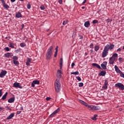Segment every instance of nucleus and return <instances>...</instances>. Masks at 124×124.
Instances as JSON below:
<instances>
[{"instance_id":"obj_35","label":"nucleus","mask_w":124,"mask_h":124,"mask_svg":"<svg viewBox=\"0 0 124 124\" xmlns=\"http://www.w3.org/2000/svg\"><path fill=\"white\" fill-rule=\"evenodd\" d=\"M97 23H98V20H94L93 21V24H97Z\"/></svg>"},{"instance_id":"obj_15","label":"nucleus","mask_w":124,"mask_h":124,"mask_svg":"<svg viewBox=\"0 0 124 124\" xmlns=\"http://www.w3.org/2000/svg\"><path fill=\"white\" fill-rule=\"evenodd\" d=\"M92 66H93V67H97V68H98L99 69H101V67H100V65L97 63H93L92 64Z\"/></svg>"},{"instance_id":"obj_27","label":"nucleus","mask_w":124,"mask_h":124,"mask_svg":"<svg viewBox=\"0 0 124 124\" xmlns=\"http://www.w3.org/2000/svg\"><path fill=\"white\" fill-rule=\"evenodd\" d=\"M7 94H8L7 92H6L5 93L2 97V100H4V99H6V96H7Z\"/></svg>"},{"instance_id":"obj_6","label":"nucleus","mask_w":124,"mask_h":124,"mask_svg":"<svg viewBox=\"0 0 124 124\" xmlns=\"http://www.w3.org/2000/svg\"><path fill=\"white\" fill-rule=\"evenodd\" d=\"M115 86L116 88H119L120 90H122V91L124 90V85L121 83H116Z\"/></svg>"},{"instance_id":"obj_51","label":"nucleus","mask_w":124,"mask_h":124,"mask_svg":"<svg viewBox=\"0 0 124 124\" xmlns=\"http://www.w3.org/2000/svg\"><path fill=\"white\" fill-rule=\"evenodd\" d=\"M92 120H93V121H96V118L93 117V118H92Z\"/></svg>"},{"instance_id":"obj_20","label":"nucleus","mask_w":124,"mask_h":124,"mask_svg":"<svg viewBox=\"0 0 124 124\" xmlns=\"http://www.w3.org/2000/svg\"><path fill=\"white\" fill-rule=\"evenodd\" d=\"M106 75V71H102L100 72V73L99 74V75L100 76H104Z\"/></svg>"},{"instance_id":"obj_57","label":"nucleus","mask_w":124,"mask_h":124,"mask_svg":"<svg viewBox=\"0 0 124 124\" xmlns=\"http://www.w3.org/2000/svg\"><path fill=\"white\" fill-rule=\"evenodd\" d=\"M79 38H80V39H82L83 38V36L80 35Z\"/></svg>"},{"instance_id":"obj_58","label":"nucleus","mask_w":124,"mask_h":124,"mask_svg":"<svg viewBox=\"0 0 124 124\" xmlns=\"http://www.w3.org/2000/svg\"><path fill=\"white\" fill-rule=\"evenodd\" d=\"M15 0H11V1H12V2H14Z\"/></svg>"},{"instance_id":"obj_17","label":"nucleus","mask_w":124,"mask_h":124,"mask_svg":"<svg viewBox=\"0 0 124 124\" xmlns=\"http://www.w3.org/2000/svg\"><path fill=\"white\" fill-rule=\"evenodd\" d=\"M62 71L58 70L57 73V77H58L59 79L62 77Z\"/></svg>"},{"instance_id":"obj_60","label":"nucleus","mask_w":124,"mask_h":124,"mask_svg":"<svg viewBox=\"0 0 124 124\" xmlns=\"http://www.w3.org/2000/svg\"><path fill=\"white\" fill-rule=\"evenodd\" d=\"M82 9H85V7H82Z\"/></svg>"},{"instance_id":"obj_50","label":"nucleus","mask_w":124,"mask_h":124,"mask_svg":"<svg viewBox=\"0 0 124 124\" xmlns=\"http://www.w3.org/2000/svg\"><path fill=\"white\" fill-rule=\"evenodd\" d=\"M6 109H7V110H11V108H10L9 107H6Z\"/></svg>"},{"instance_id":"obj_49","label":"nucleus","mask_w":124,"mask_h":124,"mask_svg":"<svg viewBox=\"0 0 124 124\" xmlns=\"http://www.w3.org/2000/svg\"><path fill=\"white\" fill-rule=\"evenodd\" d=\"M2 95V92H1V90H0V97Z\"/></svg>"},{"instance_id":"obj_21","label":"nucleus","mask_w":124,"mask_h":124,"mask_svg":"<svg viewBox=\"0 0 124 124\" xmlns=\"http://www.w3.org/2000/svg\"><path fill=\"white\" fill-rule=\"evenodd\" d=\"M12 56H13L12 53H7L5 54V56L6 58H10V57H12Z\"/></svg>"},{"instance_id":"obj_43","label":"nucleus","mask_w":124,"mask_h":124,"mask_svg":"<svg viewBox=\"0 0 124 124\" xmlns=\"http://www.w3.org/2000/svg\"><path fill=\"white\" fill-rule=\"evenodd\" d=\"M58 2L60 4H62V0H58Z\"/></svg>"},{"instance_id":"obj_36","label":"nucleus","mask_w":124,"mask_h":124,"mask_svg":"<svg viewBox=\"0 0 124 124\" xmlns=\"http://www.w3.org/2000/svg\"><path fill=\"white\" fill-rule=\"evenodd\" d=\"M83 85H84V84L82 82H80V83H78V86L79 87H83Z\"/></svg>"},{"instance_id":"obj_29","label":"nucleus","mask_w":124,"mask_h":124,"mask_svg":"<svg viewBox=\"0 0 124 124\" xmlns=\"http://www.w3.org/2000/svg\"><path fill=\"white\" fill-rule=\"evenodd\" d=\"M3 6L5 9H8V8H9V6H8V5L6 4L5 3L3 4Z\"/></svg>"},{"instance_id":"obj_45","label":"nucleus","mask_w":124,"mask_h":124,"mask_svg":"<svg viewBox=\"0 0 124 124\" xmlns=\"http://www.w3.org/2000/svg\"><path fill=\"white\" fill-rule=\"evenodd\" d=\"M57 54H58V51H55V54H54L55 58H56V57H57Z\"/></svg>"},{"instance_id":"obj_44","label":"nucleus","mask_w":124,"mask_h":124,"mask_svg":"<svg viewBox=\"0 0 124 124\" xmlns=\"http://www.w3.org/2000/svg\"><path fill=\"white\" fill-rule=\"evenodd\" d=\"M2 110H4V108L0 107V111H2Z\"/></svg>"},{"instance_id":"obj_7","label":"nucleus","mask_w":124,"mask_h":124,"mask_svg":"<svg viewBox=\"0 0 124 124\" xmlns=\"http://www.w3.org/2000/svg\"><path fill=\"white\" fill-rule=\"evenodd\" d=\"M107 55H108V50L104 48L102 53V58H106Z\"/></svg>"},{"instance_id":"obj_26","label":"nucleus","mask_w":124,"mask_h":124,"mask_svg":"<svg viewBox=\"0 0 124 124\" xmlns=\"http://www.w3.org/2000/svg\"><path fill=\"white\" fill-rule=\"evenodd\" d=\"M15 45L14 43L10 42L9 45V47H11V48H12L13 49L14 48Z\"/></svg>"},{"instance_id":"obj_5","label":"nucleus","mask_w":124,"mask_h":124,"mask_svg":"<svg viewBox=\"0 0 124 124\" xmlns=\"http://www.w3.org/2000/svg\"><path fill=\"white\" fill-rule=\"evenodd\" d=\"M87 107L89 109V110H99L100 109V107L99 106H93V105H88Z\"/></svg>"},{"instance_id":"obj_32","label":"nucleus","mask_w":124,"mask_h":124,"mask_svg":"<svg viewBox=\"0 0 124 124\" xmlns=\"http://www.w3.org/2000/svg\"><path fill=\"white\" fill-rule=\"evenodd\" d=\"M20 47H25V46H26V44H25L24 43H21L20 44Z\"/></svg>"},{"instance_id":"obj_28","label":"nucleus","mask_w":124,"mask_h":124,"mask_svg":"<svg viewBox=\"0 0 124 124\" xmlns=\"http://www.w3.org/2000/svg\"><path fill=\"white\" fill-rule=\"evenodd\" d=\"M99 46H95L94 47V51H95V52H97V51L99 50Z\"/></svg>"},{"instance_id":"obj_47","label":"nucleus","mask_w":124,"mask_h":124,"mask_svg":"<svg viewBox=\"0 0 124 124\" xmlns=\"http://www.w3.org/2000/svg\"><path fill=\"white\" fill-rule=\"evenodd\" d=\"M0 1H1L2 4H4V3H5V2H4V0H0Z\"/></svg>"},{"instance_id":"obj_19","label":"nucleus","mask_w":124,"mask_h":124,"mask_svg":"<svg viewBox=\"0 0 124 124\" xmlns=\"http://www.w3.org/2000/svg\"><path fill=\"white\" fill-rule=\"evenodd\" d=\"M79 102H80V103H81V104H83V105H84V106H86V107H87L88 104L85 102L84 101L82 100H79Z\"/></svg>"},{"instance_id":"obj_31","label":"nucleus","mask_w":124,"mask_h":124,"mask_svg":"<svg viewBox=\"0 0 124 124\" xmlns=\"http://www.w3.org/2000/svg\"><path fill=\"white\" fill-rule=\"evenodd\" d=\"M60 68H62V58L60 59Z\"/></svg>"},{"instance_id":"obj_23","label":"nucleus","mask_w":124,"mask_h":124,"mask_svg":"<svg viewBox=\"0 0 124 124\" xmlns=\"http://www.w3.org/2000/svg\"><path fill=\"white\" fill-rule=\"evenodd\" d=\"M84 26L86 28H89L90 27V21H86L84 23Z\"/></svg>"},{"instance_id":"obj_48","label":"nucleus","mask_w":124,"mask_h":124,"mask_svg":"<svg viewBox=\"0 0 124 124\" xmlns=\"http://www.w3.org/2000/svg\"><path fill=\"white\" fill-rule=\"evenodd\" d=\"M74 65H75V63L73 62L71 64L72 68H73V66H74Z\"/></svg>"},{"instance_id":"obj_25","label":"nucleus","mask_w":124,"mask_h":124,"mask_svg":"<svg viewBox=\"0 0 124 124\" xmlns=\"http://www.w3.org/2000/svg\"><path fill=\"white\" fill-rule=\"evenodd\" d=\"M13 117H14V113H12L7 118V120H11Z\"/></svg>"},{"instance_id":"obj_30","label":"nucleus","mask_w":124,"mask_h":124,"mask_svg":"<svg viewBox=\"0 0 124 124\" xmlns=\"http://www.w3.org/2000/svg\"><path fill=\"white\" fill-rule=\"evenodd\" d=\"M71 75L73 74L74 75H79V72L76 71L75 72H71Z\"/></svg>"},{"instance_id":"obj_34","label":"nucleus","mask_w":124,"mask_h":124,"mask_svg":"<svg viewBox=\"0 0 124 124\" xmlns=\"http://www.w3.org/2000/svg\"><path fill=\"white\" fill-rule=\"evenodd\" d=\"M13 60H14V61H17V60H18V57L15 56L13 57Z\"/></svg>"},{"instance_id":"obj_11","label":"nucleus","mask_w":124,"mask_h":124,"mask_svg":"<svg viewBox=\"0 0 124 124\" xmlns=\"http://www.w3.org/2000/svg\"><path fill=\"white\" fill-rule=\"evenodd\" d=\"M60 112V108H58L57 109H56L55 111H54L50 115V117L51 118L54 117L56 114H57V113H59Z\"/></svg>"},{"instance_id":"obj_2","label":"nucleus","mask_w":124,"mask_h":124,"mask_svg":"<svg viewBox=\"0 0 124 124\" xmlns=\"http://www.w3.org/2000/svg\"><path fill=\"white\" fill-rule=\"evenodd\" d=\"M55 91L57 93H59L60 91H61V82H60V80L56 79L55 81Z\"/></svg>"},{"instance_id":"obj_39","label":"nucleus","mask_w":124,"mask_h":124,"mask_svg":"<svg viewBox=\"0 0 124 124\" xmlns=\"http://www.w3.org/2000/svg\"><path fill=\"white\" fill-rule=\"evenodd\" d=\"M90 48L93 49V44L91 43L90 46Z\"/></svg>"},{"instance_id":"obj_38","label":"nucleus","mask_w":124,"mask_h":124,"mask_svg":"<svg viewBox=\"0 0 124 124\" xmlns=\"http://www.w3.org/2000/svg\"><path fill=\"white\" fill-rule=\"evenodd\" d=\"M67 22H68V20H66V21H64L62 23V25H66V24H67Z\"/></svg>"},{"instance_id":"obj_53","label":"nucleus","mask_w":124,"mask_h":124,"mask_svg":"<svg viewBox=\"0 0 124 124\" xmlns=\"http://www.w3.org/2000/svg\"><path fill=\"white\" fill-rule=\"evenodd\" d=\"M106 21H107V23H109V22H110V21H111V20H110L109 19H107Z\"/></svg>"},{"instance_id":"obj_4","label":"nucleus","mask_w":124,"mask_h":124,"mask_svg":"<svg viewBox=\"0 0 124 124\" xmlns=\"http://www.w3.org/2000/svg\"><path fill=\"white\" fill-rule=\"evenodd\" d=\"M115 46L111 43L108 44L105 47V49L109 51V50H113L114 49Z\"/></svg>"},{"instance_id":"obj_41","label":"nucleus","mask_w":124,"mask_h":124,"mask_svg":"<svg viewBox=\"0 0 124 124\" xmlns=\"http://www.w3.org/2000/svg\"><path fill=\"white\" fill-rule=\"evenodd\" d=\"M76 78L78 81H81V78L80 77H77Z\"/></svg>"},{"instance_id":"obj_42","label":"nucleus","mask_w":124,"mask_h":124,"mask_svg":"<svg viewBox=\"0 0 124 124\" xmlns=\"http://www.w3.org/2000/svg\"><path fill=\"white\" fill-rule=\"evenodd\" d=\"M46 99L47 101H49V100H50V99H51V98L49 97H47Z\"/></svg>"},{"instance_id":"obj_54","label":"nucleus","mask_w":124,"mask_h":124,"mask_svg":"<svg viewBox=\"0 0 124 124\" xmlns=\"http://www.w3.org/2000/svg\"><path fill=\"white\" fill-rule=\"evenodd\" d=\"M118 61H119V62H122V58L120 57V58L118 59Z\"/></svg>"},{"instance_id":"obj_52","label":"nucleus","mask_w":124,"mask_h":124,"mask_svg":"<svg viewBox=\"0 0 124 124\" xmlns=\"http://www.w3.org/2000/svg\"><path fill=\"white\" fill-rule=\"evenodd\" d=\"M121 77H123V78H124V74H123V73H121Z\"/></svg>"},{"instance_id":"obj_8","label":"nucleus","mask_w":124,"mask_h":124,"mask_svg":"<svg viewBox=\"0 0 124 124\" xmlns=\"http://www.w3.org/2000/svg\"><path fill=\"white\" fill-rule=\"evenodd\" d=\"M7 74V71L2 70L0 73V78H3Z\"/></svg>"},{"instance_id":"obj_40","label":"nucleus","mask_w":124,"mask_h":124,"mask_svg":"<svg viewBox=\"0 0 124 124\" xmlns=\"http://www.w3.org/2000/svg\"><path fill=\"white\" fill-rule=\"evenodd\" d=\"M27 8L28 9H31V4H27Z\"/></svg>"},{"instance_id":"obj_61","label":"nucleus","mask_w":124,"mask_h":124,"mask_svg":"<svg viewBox=\"0 0 124 124\" xmlns=\"http://www.w3.org/2000/svg\"><path fill=\"white\" fill-rule=\"evenodd\" d=\"M20 1H23L24 0H19Z\"/></svg>"},{"instance_id":"obj_62","label":"nucleus","mask_w":124,"mask_h":124,"mask_svg":"<svg viewBox=\"0 0 124 124\" xmlns=\"http://www.w3.org/2000/svg\"><path fill=\"white\" fill-rule=\"evenodd\" d=\"M123 49L124 50V46H123Z\"/></svg>"},{"instance_id":"obj_1","label":"nucleus","mask_w":124,"mask_h":124,"mask_svg":"<svg viewBox=\"0 0 124 124\" xmlns=\"http://www.w3.org/2000/svg\"><path fill=\"white\" fill-rule=\"evenodd\" d=\"M118 61V54L114 53L111 57L109 58V64H114V62Z\"/></svg>"},{"instance_id":"obj_12","label":"nucleus","mask_w":124,"mask_h":124,"mask_svg":"<svg viewBox=\"0 0 124 124\" xmlns=\"http://www.w3.org/2000/svg\"><path fill=\"white\" fill-rule=\"evenodd\" d=\"M31 63V58H28L27 59L26 64V65H27V66H30Z\"/></svg>"},{"instance_id":"obj_9","label":"nucleus","mask_w":124,"mask_h":124,"mask_svg":"<svg viewBox=\"0 0 124 124\" xmlns=\"http://www.w3.org/2000/svg\"><path fill=\"white\" fill-rule=\"evenodd\" d=\"M107 62H104L101 64V66L103 69H107Z\"/></svg>"},{"instance_id":"obj_33","label":"nucleus","mask_w":124,"mask_h":124,"mask_svg":"<svg viewBox=\"0 0 124 124\" xmlns=\"http://www.w3.org/2000/svg\"><path fill=\"white\" fill-rule=\"evenodd\" d=\"M4 50H5V51H7V52H9V51H10V49H9V47H6L4 48Z\"/></svg>"},{"instance_id":"obj_10","label":"nucleus","mask_w":124,"mask_h":124,"mask_svg":"<svg viewBox=\"0 0 124 124\" xmlns=\"http://www.w3.org/2000/svg\"><path fill=\"white\" fill-rule=\"evenodd\" d=\"M39 84V81L38 80H33L31 83V86L33 88H34L35 85H38Z\"/></svg>"},{"instance_id":"obj_55","label":"nucleus","mask_w":124,"mask_h":124,"mask_svg":"<svg viewBox=\"0 0 124 124\" xmlns=\"http://www.w3.org/2000/svg\"><path fill=\"white\" fill-rule=\"evenodd\" d=\"M86 0H84L83 1V2H82L83 4L86 3Z\"/></svg>"},{"instance_id":"obj_14","label":"nucleus","mask_w":124,"mask_h":124,"mask_svg":"<svg viewBox=\"0 0 124 124\" xmlns=\"http://www.w3.org/2000/svg\"><path fill=\"white\" fill-rule=\"evenodd\" d=\"M114 69L117 73H119L120 74L122 73V71L120 70L119 67L116 65L114 66Z\"/></svg>"},{"instance_id":"obj_13","label":"nucleus","mask_w":124,"mask_h":124,"mask_svg":"<svg viewBox=\"0 0 124 124\" xmlns=\"http://www.w3.org/2000/svg\"><path fill=\"white\" fill-rule=\"evenodd\" d=\"M20 83L18 82H15L14 83L13 86L15 88H19L22 89V86H20Z\"/></svg>"},{"instance_id":"obj_3","label":"nucleus","mask_w":124,"mask_h":124,"mask_svg":"<svg viewBox=\"0 0 124 124\" xmlns=\"http://www.w3.org/2000/svg\"><path fill=\"white\" fill-rule=\"evenodd\" d=\"M54 47L52 46H50V47L47 49V51L46 53V59L47 60H49L51 59V56H52V50H53V48Z\"/></svg>"},{"instance_id":"obj_18","label":"nucleus","mask_w":124,"mask_h":124,"mask_svg":"<svg viewBox=\"0 0 124 124\" xmlns=\"http://www.w3.org/2000/svg\"><path fill=\"white\" fill-rule=\"evenodd\" d=\"M16 18H22V14L20 12L16 13Z\"/></svg>"},{"instance_id":"obj_22","label":"nucleus","mask_w":124,"mask_h":124,"mask_svg":"<svg viewBox=\"0 0 124 124\" xmlns=\"http://www.w3.org/2000/svg\"><path fill=\"white\" fill-rule=\"evenodd\" d=\"M15 100V98H14V97H12V98H10V99L8 100V102L9 103H12V102H14Z\"/></svg>"},{"instance_id":"obj_37","label":"nucleus","mask_w":124,"mask_h":124,"mask_svg":"<svg viewBox=\"0 0 124 124\" xmlns=\"http://www.w3.org/2000/svg\"><path fill=\"white\" fill-rule=\"evenodd\" d=\"M40 8L42 10H44V9H45V7L43 5H41L40 6Z\"/></svg>"},{"instance_id":"obj_24","label":"nucleus","mask_w":124,"mask_h":124,"mask_svg":"<svg viewBox=\"0 0 124 124\" xmlns=\"http://www.w3.org/2000/svg\"><path fill=\"white\" fill-rule=\"evenodd\" d=\"M13 63L15 64V65H16V66H18V65H19V61H17L16 60H13Z\"/></svg>"},{"instance_id":"obj_16","label":"nucleus","mask_w":124,"mask_h":124,"mask_svg":"<svg viewBox=\"0 0 124 124\" xmlns=\"http://www.w3.org/2000/svg\"><path fill=\"white\" fill-rule=\"evenodd\" d=\"M102 88L104 89V90H107V89H108V82L107 80L105 81L104 86H103Z\"/></svg>"},{"instance_id":"obj_56","label":"nucleus","mask_w":124,"mask_h":124,"mask_svg":"<svg viewBox=\"0 0 124 124\" xmlns=\"http://www.w3.org/2000/svg\"><path fill=\"white\" fill-rule=\"evenodd\" d=\"M58 46H57L56 47V48H55V50H56V51H55V52H58Z\"/></svg>"},{"instance_id":"obj_59","label":"nucleus","mask_w":124,"mask_h":124,"mask_svg":"<svg viewBox=\"0 0 124 124\" xmlns=\"http://www.w3.org/2000/svg\"><path fill=\"white\" fill-rule=\"evenodd\" d=\"M96 117H97V115L95 114V115H94V118H96Z\"/></svg>"},{"instance_id":"obj_46","label":"nucleus","mask_w":124,"mask_h":124,"mask_svg":"<svg viewBox=\"0 0 124 124\" xmlns=\"http://www.w3.org/2000/svg\"><path fill=\"white\" fill-rule=\"evenodd\" d=\"M121 51H122V49H121V48H119L118 49H117V52H121Z\"/></svg>"}]
</instances>
